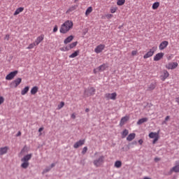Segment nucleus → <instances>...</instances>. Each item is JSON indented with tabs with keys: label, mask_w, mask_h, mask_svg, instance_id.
<instances>
[{
	"label": "nucleus",
	"mask_w": 179,
	"mask_h": 179,
	"mask_svg": "<svg viewBox=\"0 0 179 179\" xmlns=\"http://www.w3.org/2000/svg\"><path fill=\"white\" fill-rule=\"evenodd\" d=\"M64 106H65V103H64V101H62V102L60 103V104L58 105V108H59V110H61V108H62V107H64Z\"/></svg>",
	"instance_id": "e433bc0d"
},
{
	"label": "nucleus",
	"mask_w": 179,
	"mask_h": 179,
	"mask_svg": "<svg viewBox=\"0 0 179 179\" xmlns=\"http://www.w3.org/2000/svg\"><path fill=\"white\" fill-rule=\"evenodd\" d=\"M105 97L106 98V100H115L117 99V93H107L105 94Z\"/></svg>",
	"instance_id": "423d86ee"
},
{
	"label": "nucleus",
	"mask_w": 179,
	"mask_h": 179,
	"mask_svg": "<svg viewBox=\"0 0 179 179\" xmlns=\"http://www.w3.org/2000/svg\"><path fill=\"white\" fill-rule=\"evenodd\" d=\"M93 10V8L92 7H89L85 12V15L86 16H87L88 15H90V13H92V11Z\"/></svg>",
	"instance_id": "2f4dec72"
},
{
	"label": "nucleus",
	"mask_w": 179,
	"mask_h": 179,
	"mask_svg": "<svg viewBox=\"0 0 179 179\" xmlns=\"http://www.w3.org/2000/svg\"><path fill=\"white\" fill-rule=\"evenodd\" d=\"M106 48V45L100 44L94 49V52L96 54H100Z\"/></svg>",
	"instance_id": "1a4fd4ad"
},
{
	"label": "nucleus",
	"mask_w": 179,
	"mask_h": 179,
	"mask_svg": "<svg viewBox=\"0 0 179 179\" xmlns=\"http://www.w3.org/2000/svg\"><path fill=\"white\" fill-rule=\"evenodd\" d=\"M20 135H22V133L20 131H19L17 134V136H20Z\"/></svg>",
	"instance_id": "5fc2aeb1"
},
{
	"label": "nucleus",
	"mask_w": 179,
	"mask_h": 179,
	"mask_svg": "<svg viewBox=\"0 0 179 179\" xmlns=\"http://www.w3.org/2000/svg\"><path fill=\"white\" fill-rule=\"evenodd\" d=\"M105 159L106 157H104L103 155H101L97 159L94 160L93 163L95 167H100V166H101V164L104 163Z\"/></svg>",
	"instance_id": "7ed1b4c3"
},
{
	"label": "nucleus",
	"mask_w": 179,
	"mask_h": 179,
	"mask_svg": "<svg viewBox=\"0 0 179 179\" xmlns=\"http://www.w3.org/2000/svg\"><path fill=\"white\" fill-rule=\"evenodd\" d=\"M79 55V50L75 51L73 53H72L71 55H69V58H76V57H78Z\"/></svg>",
	"instance_id": "cd10ccee"
},
{
	"label": "nucleus",
	"mask_w": 179,
	"mask_h": 179,
	"mask_svg": "<svg viewBox=\"0 0 179 179\" xmlns=\"http://www.w3.org/2000/svg\"><path fill=\"white\" fill-rule=\"evenodd\" d=\"M51 171V167L50 166H48L46 167L43 171V174H45V173H48V171Z\"/></svg>",
	"instance_id": "c9c22d12"
},
{
	"label": "nucleus",
	"mask_w": 179,
	"mask_h": 179,
	"mask_svg": "<svg viewBox=\"0 0 179 179\" xmlns=\"http://www.w3.org/2000/svg\"><path fill=\"white\" fill-rule=\"evenodd\" d=\"M110 12H111V13H115V9L112 8V9L110 10Z\"/></svg>",
	"instance_id": "09e8293b"
},
{
	"label": "nucleus",
	"mask_w": 179,
	"mask_h": 179,
	"mask_svg": "<svg viewBox=\"0 0 179 179\" xmlns=\"http://www.w3.org/2000/svg\"><path fill=\"white\" fill-rule=\"evenodd\" d=\"M61 51H69V50H66V47H65V48H61Z\"/></svg>",
	"instance_id": "8fccbe9b"
},
{
	"label": "nucleus",
	"mask_w": 179,
	"mask_h": 179,
	"mask_svg": "<svg viewBox=\"0 0 179 179\" xmlns=\"http://www.w3.org/2000/svg\"><path fill=\"white\" fill-rule=\"evenodd\" d=\"M15 75H17V71H14L10 72L6 76V80H12V79H13V78H15Z\"/></svg>",
	"instance_id": "6e6552de"
},
{
	"label": "nucleus",
	"mask_w": 179,
	"mask_h": 179,
	"mask_svg": "<svg viewBox=\"0 0 179 179\" xmlns=\"http://www.w3.org/2000/svg\"><path fill=\"white\" fill-rule=\"evenodd\" d=\"M87 152V147H84L83 148L82 155H86Z\"/></svg>",
	"instance_id": "4c0bfd02"
},
{
	"label": "nucleus",
	"mask_w": 179,
	"mask_h": 179,
	"mask_svg": "<svg viewBox=\"0 0 179 179\" xmlns=\"http://www.w3.org/2000/svg\"><path fill=\"white\" fill-rule=\"evenodd\" d=\"M23 10H24V8H23V7H20V8H17L14 13V16L19 15V13H22V12Z\"/></svg>",
	"instance_id": "4be33fe9"
},
{
	"label": "nucleus",
	"mask_w": 179,
	"mask_h": 179,
	"mask_svg": "<svg viewBox=\"0 0 179 179\" xmlns=\"http://www.w3.org/2000/svg\"><path fill=\"white\" fill-rule=\"evenodd\" d=\"M129 118L127 116L123 117L120 120V125H124Z\"/></svg>",
	"instance_id": "a878e982"
},
{
	"label": "nucleus",
	"mask_w": 179,
	"mask_h": 179,
	"mask_svg": "<svg viewBox=\"0 0 179 179\" xmlns=\"http://www.w3.org/2000/svg\"><path fill=\"white\" fill-rule=\"evenodd\" d=\"M89 111H90V110L89 108L85 109V113H89Z\"/></svg>",
	"instance_id": "6e6d98bb"
},
{
	"label": "nucleus",
	"mask_w": 179,
	"mask_h": 179,
	"mask_svg": "<svg viewBox=\"0 0 179 179\" xmlns=\"http://www.w3.org/2000/svg\"><path fill=\"white\" fill-rule=\"evenodd\" d=\"M36 45H37L35 42H34L33 43L29 44V45L28 46V50H31V48H34V47H36Z\"/></svg>",
	"instance_id": "f704fd0d"
},
{
	"label": "nucleus",
	"mask_w": 179,
	"mask_h": 179,
	"mask_svg": "<svg viewBox=\"0 0 179 179\" xmlns=\"http://www.w3.org/2000/svg\"><path fill=\"white\" fill-rule=\"evenodd\" d=\"M178 66V63L177 62H170L166 65L167 69H176Z\"/></svg>",
	"instance_id": "0eeeda50"
},
{
	"label": "nucleus",
	"mask_w": 179,
	"mask_h": 179,
	"mask_svg": "<svg viewBox=\"0 0 179 179\" xmlns=\"http://www.w3.org/2000/svg\"><path fill=\"white\" fill-rule=\"evenodd\" d=\"M71 118H73V120L76 118V116L75 115V114L71 115Z\"/></svg>",
	"instance_id": "3c124183"
},
{
	"label": "nucleus",
	"mask_w": 179,
	"mask_h": 179,
	"mask_svg": "<svg viewBox=\"0 0 179 179\" xmlns=\"http://www.w3.org/2000/svg\"><path fill=\"white\" fill-rule=\"evenodd\" d=\"M75 9H76L75 6L71 7V8H70L71 10H75Z\"/></svg>",
	"instance_id": "4d7b16f0"
},
{
	"label": "nucleus",
	"mask_w": 179,
	"mask_h": 179,
	"mask_svg": "<svg viewBox=\"0 0 179 179\" xmlns=\"http://www.w3.org/2000/svg\"><path fill=\"white\" fill-rule=\"evenodd\" d=\"M136 134L134 133H131L129 134V136L127 137V141H129V142H131V141H134L135 139Z\"/></svg>",
	"instance_id": "412c9836"
},
{
	"label": "nucleus",
	"mask_w": 179,
	"mask_h": 179,
	"mask_svg": "<svg viewBox=\"0 0 179 179\" xmlns=\"http://www.w3.org/2000/svg\"><path fill=\"white\" fill-rule=\"evenodd\" d=\"M78 1H79V0H74V2H78Z\"/></svg>",
	"instance_id": "052dcab7"
},
{
	"label": "nucleus",
	"mask_w": 179,
	"mask_h": 179,
	"mask_svg": "<svg viewBox=\"0 0 179 179\" xmlns=\"http://www.w3.org/2000/svg\"><path fill=\"white\" fill-rule=\"evenodd\" d=\"M163 57H164V53H163V52L157 53L154 57V61H156V62L160 61V59H162V58H163Z\"/></svg>",
	"instance_id": "4468645a"
},
{
	"label": "nucleus",
	"mask_w": 179,
	"mask_h": 179,
	"mask_svg": "<svg viewBox=\"0 0 179 179\" xmlns=\"http://www.w3.org/2000/svg\"><path fill=\"white\" fill-rule=\"evenodd\" d=\"M169 76H170V73H169V71H167V70H164L163 75L161 76L162 80L164 82L166 79L169 78Z\"/></svg>",
	"instance_id": "2eb2a0df"
},
{
	"label": "nucleus",
	"mask_w": 179,
	"mask_h": 179,
	"mask_svg": "<svg viewBox=\"0 0 179 179\" xmlns=\"http://www.w3.org/2000/svg\"><path fill=\"white\" fill-rule=\"evenodd\" d=\"M159 141V136H157L155 138H154V140L152 141L153 145H155V143H156V142H157Z\"/></svg>",
	"instance_id": "58836bf2"
},
{
	"label": "nucleus",
	"mask_w": 179,
	"mask_h": 179,
	"mask_svg": "<svg viewBox=\"0 0 179 179\" xmlns=\"http://www.w3.org/2000/svg\"><path fill=\"white\" fill-rule=\"evenodd\" d=\"M30 89V87H25L22 91H21V94L22 96H24V94H27V93L29 92V90Z\"/></svg>",
	"instance_id": "393cba45"
},
{
	"label": "nucleus",
	"mask_w": 179,
	"mask_h": 179,
	"mask_svg": "<svg viewBox=\"0 0 179 179\" xmlns=\"http://www.w3.org/2000/svg\"><path fill=\"white\" fill-rule=\"evenodd\" d=\"M9 38H10L9 34H6V36H5V38H4V39H5V40H7V41H9Z\"/></svg>",
	"instance_id": "c03bdc74"
},
{
	"label": "nucleus",
	"mask_w": 179,
	"mask_h": 179,
	"mask_svg": "<svg viewBox=\"0 0 179 179\" xmlns=\"http://www.w3.org/2000/svg\"><path fill=\"white\" fill-rule=\"evenodd\" d=\"M148 120L149 119L148 117L141 118L137 122V125H142L144 122H148Z\"/></svg>",
	"instance_id": "6ab92c4d"
},
{
	"label": "nucleus",
	"mask_w": 179,
	"mask_h": 179,
	"mask_svg": "<svg viewBox=\"0 0 179 179\" xmlns=\"http://www.w3.org/2000/svg\"><path fill=\"white\" fill-rule=\"evenodd\" d=\"M0 52H1V48H0Z\"/></svg>",
	"instance_id": "0e129e2a"
},
{
	"label": "nucleus",
	"mask_w": 179,
	"mask_h": 179,
	"mask_svg": "<svg viewBox=\"0 0 179 179\" xmlns=\"http://www.w3.org/2000/svg\"><path fill=\"white\" fill-rule=\"evenodd\" d=\"M170 118V116H166L165 117V121H169V119Z\"/></svg>",
	"instance_id": "864d4df0"
},
{
	"label": "nucleus",
	"mask_w": 179,
	"mask_h": 179,
	"mask_svg": "<svg viewBox=\"0 0 179 179\" xmlns=\"http://www.w3.org/2000/svg\"><path fill=\"white\" fill-rule=\"evenodd\" d=\"M125 3V0H117V5H118V6H122V5H124Z\"/></svg>",
	"instance_id": "473e14b6"
},
{
	"label": "nucleus",
	"mask_w": 179,
	"mask_h": 179,
	"mask_svg": "<svg viewBox=\"0 0 179 179\" xmlns=\"http://www.w3.org/2000/svg\"><path fill=\"white\" fill-rule=\"evenodd\" d=\"M106 69H107V65L103 64H101V66H99L96 69V71H99V72H103V71H106Z\"/></svg>",
	"instance_id": "a211bd4d"
},
{
	"label": "nucleus",
	"mask_w": 179,
	"mask_h": 179,
	"mask_svg": "<svg viewBox=\"0 0 179 179\" xmlns=\"http://www.w3.org/2000/svg\"><path fill=\"white\" fill-rule=\"evenodd\" d=\"M113 14H108L106 15V17H107V19H111V17H113Z\"/></svg>",
	"instance_id": "79ce46f5"
},
{
	"label": "nucleus",
	"mask_w": 179,
	"mask_h": 179,
	"mask_svg": "<svg viewBox=\"0 0 179 179\" xmlns=\"http://www.w3.org/2000/svg\"><path fill=\"white\" fill-rule=\"evenodd\" d=\"M37 92H38V87L37 86H35L31 90V94H36Z\"/></svg>",
	"instance_id": "bb28decb"
},
{
	"label": "nucleus",
	"mask_w": 179,
	"mask_h": 179,
	"mask_svg": "<svg viewBox=\"0 0 179 179\" xmlns=\"http://www.w3.org/2000/svg\"><path fill=\"white\" fill-rule=\"evenodd\" d=\"M122 166V162H121V161H116L115 162V167H116V169H120V167H121Z\"/></svg>",
	"instance_id": "c85d7f7f"
},
{
	"label": "nucleus",
	"mask_w": 179,
	"mask_h": 179,
	"mask_svg": "<svg viewBox=\"0 0 179 179\" xmlns=\"http://www.w3.org/2000/svg\"><path fill=\"white\" fill-rule=\"evenodd\" d=\"M159 6H160V3L159 2H155L153 4H152V9H154V10H155V9H157V8H159Z\"/></svg>",
	"instance_id": "c756f323"
},
{
	"label": "nucleus",
	"mask_w": 179,
	"mask_h": 179,
	"mask_svg": "<svg viewBox=\"0 0 179 179\" xmlns=\"http://www.w3.org/2000/svg\"><path fill=\"white\" fill-rule=\"evenodd\" d=\"M129 134V131L127 129H124L122 132V138H125L128 134Z\"/></svg>",
	"instance_id": "72a5a7b5"
},
{
	"label": "nucleus",
	"mask_w": 179,
	"mask_h": 179,
	"mask_svg": "<svg viewBox=\"0 0 179 179\" xmlns=\"http://www.w3.org/2000/svg\"><path fill=\"white\" fill-rule=\"evenodd\" d=\"M5 101V99L3 98V96H0V105L2 104Z\"/></svg>",
	"instance_id": "37998d69"
},
{
	"label": "nucleus",
	"mask_w": 179,
	"mask_h": 179,
	"mask_svg": "<svg viewBox=\"0 0 179 179\" xmlns=\"http://www.w3.org/2000/svg\"><path fill=\"white\" fill-rule=\"evenodd\" d=\"M73 40V36H68L64 41V44H69V43H71V41H72Z\"/></svg>",
	"instance_id": "aec40b11"
},
{
	"label": "nucleus",
	"mask_w": 179,
	"mask_h": 179,
	"mask_svg": "<svg viewBox=\"0 0 179 179\" xmlns=\"http://www.w3.org/2000/svg\"><path fill=\"white\" fill-rule=\"evenodd\" d=\"M94 73H96V70H94Z\"/></svg>",
	"instance_id": "680f3d73"
},
{
	"label": "nucleus",
	"mask_w": 179,
	"mask_h": 179,
	"mask_svg": "<svg viewBox=\"0 0 179 179\" xmlns=\"http://www.w3.org/2000/svg\"><path fill=\"white\" fill-rule=\"evenodd\" d=\"M43 130H44V127H41L38 129V132H42V131H43Z\"/></svg>",
	"instance_id": "de8ad7c7"
},
{
	"label": "nucleus",
	"mask_w": 179,
	"mask_h": 179,
	"mask_svg": "<svg viewBox=\"0 0 179 179\" xmlns=\"http://www.w3.org/2000/svg\"><path fill=\"white\" fill-rule=\"evenodd\" d=\"M43 40H44V34H41V36H38L34 43L36 45H38V44H40Z\"/></svg>",
	"instance_id": "dca6fc26"
},
{
	"label": "nucleus",
	"mask_w": 179,
	"mask_h": 179,
	"mask_svg": "<svg viewBox=\"0 0 179 179\" xmlns=\"http://www.w3.org/2000/svg\"><path fill=\"white\" fill-rule=\"evenodd\" d=\"M176 102L179 103V97L176 98Z\"/></svg>",
	"instance_id": "bf43d9fd"
},
{
	"label": "nucleus",
	"mask_w": 179,
	"mask_h": 179,
	"mask_svg": "<svg viewBox=\"0 0 179 179\" xmlns=\"http://www.w3.org/2000/svg\"><path fill=\"white\" fill-rule=\"evenodd\" d=\"M94 93H96V89H94V87H90L87 90H85V96H93V94H94Z\"/></svg>",
	"instance_id": "39448f33"
},
{
	"label": "nucleus",
	"mask_w": 179,
	"mask_h": 179,
	"mask_svg": "<svg viewBox=\"0 0 179 179\" xmlns=\"http://www.w3.org/2000/svg\"><path fill=\"white\" fill-rule=\"evenodd\" d=\"M155 162H159L160 160L159 158H155Z\"/></svg>",
	"instance_id": "13d9d810"
},
{
	"label": "nucleus",
	"mask_w": 179,
	"mask_h": 179,
	"mask_svg": "<svg viewBox=\"0 0 179 179\" xmlns=\"http://www.w3.org/2000/svg\"><path fill=\"white\" fill-rule=\"evenodd\" d=\"M8 150H9V147L8 146L0 148V156L6 155L8 153Z\"/></svg>",
	"instance_id": "f8f14e48"
},
{
	"label": "nucleus",
	"mask_w": 179,
	"mask_h": 179,
	"mask_svg": "<svg viewBox=\"0 0 179 179\" xmlns=\"http://www.w3.org/2000/svg\"><path fill=\"white\" fill-rule=\"evenodd\" d=\"M155 88H156V83H151L148 85V90H149L150 92H152V90H155Z\"/></svg>",
	"instance_id": "b1692460"
},
{
	"label": "nucleus",
	"mask_w": 179,
	"mask_h": 179,
	"mask_svg": "<svg viewBox=\"0 0 179 179\" xmlns=\"http://www.w3.org/2000/svg\"><path fill=\"white\" fill-rule=\"evenodd\" d=\"M22 83V78H18L11 83L12 87H17V85Z\"/></svg>",
	"instance_id": "9d476101"
},
{
	"label": "nucleus",
	"mask_w": 179,
	"mask_h": 179,
	"mask_svg": "<svg viewBox=\"0 0 179 179\" xmlns=\"http://www.w3.org/2000/svg\"><path fill=\"white\" fill-rule=\"evenodd\" d=\"M24 152H25V150H24V148L21 150V152H20L19 156H22V155H24Z\"/></svg>",
	"instance_id": "a19ab883"
},
{
	"label": "nucleus",
	"mask_w": 179,
	"mask_h": 179,
	"mask_svg": "<svg viewBox=\"0 0 179 179\" xmlns=\"http://www.w3.org/2000/svg\"><path fill=\"white\" fill-rule=\"evenodd\" d=\"M83 145H85V140H80L73 145V148L74 149H78V148H80Z\"/></svg>",
	"instance_id": "ddd939ff"
},
{
	"label": "nucleus",
	"mask_w": 179,
	"mask_h": 179,
	"mask_svg": "<svg viewBox=\"0 0 179 179\" xmlns=\"http://www.w3.org/2000/svg\"><path fill=\"white\" fill-rule=\"evenodd\" d=\"M73 28V22L72 20H67L64 22L60 27L59 31L62 34H66L69 30Z\"/></svg>",
	"instance_id": "f257e3e1"
},
{
	"label": "nucleus",
	"mask_w": 179,
	"mask_h": 179,
	"mask_svg": "<svg viewBox=\"0 0 179 179\" xmlns=\"http://www.w3.org/2000/svg\"><path fill=\"white\" fill-rule=\"evenodd\" d=\"M33 155L32 154H28L23 157V158L21 159V162H22L21 164L22 169H27L29 166V160H31Z\"/></svg>",
	"instance_id": "f03ea898"
},
{
	"label": "nucleus",
	"mask_w": 179,
	"mask_h": 179,
	"mask_svg": "<svg viewBox=\"0 0 179 179\" xmlns=\"http://www.w3.org/2000/svg\"><path fill=\"white\" fill-rule=\"evenodd\" d=\"M148 136L151 139H153V138H156V136H159V131L158 132H151L149 134Z\"/></svg>",
	"instance_id": "5701e85b"
},
{
	"label": "nucleus",
	"mask_w": 179,
	"mask_h": 179,
	"mask_svg": "<svg viewBox=\"0 0 179 179\" xmlns=\"http://www.w3.org/2000/svg\"><path fill=\"white\" fill-rule=\"evenodd\" d=\"M95 155H97V152H96Z\"/></svg>",
	"instance_id": "e2e57ef3"
},
{
	"label": "nucleus",
	"mask_w": 179,
	"mask_h": 179,
	"mask_svg": "<svg viewBox=\"0 0 179 179\" xmlns=\"http://www.w3.org/2000/svg\"><path fill=\"white\" fill-rule=\"evenodd\" d=\"M58 31V26L55 25L53 28V33H57Z\"/></svg>",
	"instance_id": "ea45409f"
},
{
	"label": "nucleus",
	"mask_w": 179,
	"mask_h": 179,
	"mask_svg": "<svg viewBox=\"0 0 179 179\" xmlns=\"http://www.w3.org/2000/svg\"><path fill=\"white\" fill-rule=\"evenodd\" d=\"M167 45H169V41H162L159 46L160 51H163L164 48H167Z\"/></svg>",
	"instance_id": "9b49d317"
},
{
	"label": "nucleus",
	"mask_w": 179,
	"mask_h": 179,
	"mask_svg": "<svg viewBox=\"0 0 179 179\" xmlns=\"http://www.w3.org/2000/svg\"><path fill=\"white\" fill-rule=\"evenodd\" d=\"M171 171H174L175 173H179V165H176L172 168Z\"/></svg>",
	"instance_id": "7c9ffc66"
},
{
	"label": "nucleus",
	"mask_w": 179,
	"mask_h": 179,
	"mask_svg": "<svg viewBox=\"0 0 179 179\" xmlns=\"http://www.w3.org/2000/svg\"><path fill=\"white\" fill-rule=\"evenodd\" d=\"M136 54H138V52H137L136 50H133V51L131 52V55H133V56L136 55Z\"/></svg>",
	"instance_id": "a18cd8bd"
},
{
	"label": "nucleus",
	"mask_w": 179,
	"mask_h": 179,
	"mask_svg": "<svg viewBox=\"0 0 179 179\" xmlns=\"http://www.w3.org/2000/svg\"><path fill=\"white\" fill-rule=\"evenodd\" d=\"M78 45V41L73 42L69 45V46L66 47V50H72V48H75V47Z\"/></svg>",
	"instance_id": "f3484780"
},
{
	"label": "nucleus",
	"mask_w": 179,
	"mask_h": 179,
	"mask_svg": "<svg viewBox=\"0 0 179 179\" xmlns=\"http://www.w3.org/2000/svg\"><path fill=\"white\" fill-rule=\"evenodd\" d=\"M157 50V48L153 47L143 56L144 59H148V58H150V57H153V54Z\"/></svg>",
	"instance_id": "20e7f679"
},
{
	"label": "nucleus",
	"mask_w": 179,
	"mask_h": 179,
	"mask_svg": "<svg viewBox=\"0 0 179 179\" xmlns=\"http://www.w3.org/2000/svg\"><path fill=\"white\" fill-rule=\"evenodd\" d=\"M138 143L139 145H142V143H143V139L138 140Z\"/></svg>",
	"instance_id": "49530a36"
},
{
	"label": "nucleus",
	"mask_w": 179,
	"mask_h": 179,
	"mask_svg": "<svg viewBox=\"0 0 179 179\" xmlns=\"http://www.w3.org/2000/svg\"><path fill=\"white\" fill-rule=\"evenodd\" d=\"M50 167H51V169H52L53 167H55V163H52V164L50 165Z\"/></svg>",
	"instance_id": "603ef678"
}]
</instances>
